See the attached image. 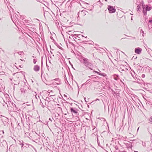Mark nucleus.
Masks as SVG:
<instances>
[{"label":"nucleus","instance_id":"20e7f679","mask_svg":"<svg viewBox=\"0 0 152 152\" xmlns=\"http://www.w3.org/2000/svg\"><path fill=\"white\" fill-rule=\"evenodd\" d=\"M142 50V49L140 48H135L134 52L135 53L137 54H140L141 53Z\"/></svg>","mask_w":152,"mask_h":152},{"label":"nucleus","instance_id":"09e8293b","mask_svg":"<svg viewBox=\"0 0 152 152\" xmlns=\"http://www.w3.org/2000/svg\"><path fill=\"white\" fill-rule=\"evenodd\" d=\"M94 76V75H91V76H89V77H92V76Z\"/></svg>","mask_w":152,"mask_h":152},{"label":"nucleus","instance_id":"423d86ee","mask_svg":"<svg viewBox=\"0 0 152 152\" xmlns=\"http://www.w3.org/2000/svg\"><path fill=\"white\" fill-rule=\"evenodd\" d=\"M125 144L128 148H132V143L129 141H128L127 142L125 143Z\"/></svg>","mask_w":152,"mask_h":152},{"label":"nucleus","instance_id":"c756f323","mask_svg":"<svg viewBox=\"0 0 152 152\" xmlns=\"http://www.w3.org/2000/svg\"><path fill=\"white\" fill-rule=\"evenodd\" d=\"M3 137V135H0V139H2Z\"/></svg>","mask_w":152,"mask_h":152},{"label":"nucleus","instance_id":"f704fd0d","mask_svg":"<svg viewBox=\"0 0 152 152\" xmlns=\"http://www.w3.org/2000/svg\"><path fill=\"white\" fill-rule=\"evenodd\" d=\"M46 66H47V68L48 70L49 68V66L48 65V64H46Z\"/></svg>","mask_w":152,"mask_h":152},{"label":"nucleus","instance_id":"58836bf2","mask_svg":"<svg viewBox=\"0 0 152 152\" xmlns=\"http://www.w3.org/2000/svg\"><path fill=\"white\" fill-rule=\"evenodd\" d=\"M137 58V56H136L135 57L134 56H133V58H134V59H136V58Z\"/></svg>","mask_w":152,"mask_h":152},{"label":"nucleus","instance_id":"774afa93","mask_svg":"<svg viewBox=\"0 0 152 152\" xmlns=\"http://www.w3.org/2000/svg\"><path fill=\"white\" fill-rule=\"evenodd\" d=\"M78 36V35H77V37H79V38L80 37H79Z\"/></svg>","mask_w":152,"mask_h":152},{"label":"nucleus","instance_id":"7c9ffc66","mask_svg":"<svg viewBox=\"0 0 152 152\" xmlns=\"http://www.w3.org/2000/svg\"><path fill=\"white\" fill-rule=\"evenodd\" d=\"M65 83H66V84H67V83H68V81H67V79H66V80H65Z\"/></svg>","mask_w":152,"mask_h":152},{"label":"nucleus","instance_id":"052dcab7","mask_svg":"<svg viewBox=\"0 0 152 152\" xmlns=\"http://www.w3.org/2000/svg\"><path fill=\"white\" fill-rule=\"evenodd\" d=\"M50 53H51V54H52V53H53L52 52L51 50V51H50Z\"/></svg>","mask_w":152,"mask_h":152},{"label":"nucleus","instance_id":"49530a36","mask_svg":"<svg viewBox=\"0 0 152 152\" xmlns=\"http://www.w3.org/2000/svg\"><path fill=\"white\" fill-rule=\"evenodd\" d=\"M45 124L47 125V124H48V122H46V123Z\"/></svg>","mask_w":152,"mask_h":152},{"label":"nucleus","instance_id":"f03ea898","mask_svg":"<svg viewBox=\"0 0 152 152\" xmlns=\"http://www.w3.org/2000/svg\"><path fill=\"white\" fill-rule=\"evenodd\" d=\"M70 109L71 112L72 113L76 115H78L79 113L77 112L78 110L76 108H73V107H70Z\"/></svg>","mask_w":152,"mask_h":152},{"label":"nucleus","instance_id":"8fccbe9b","mask_svg":"<svg viewBox=\"0 0 152 152\" xmlns=\"http://www.w3.org/2000/svg\"><path fill=\"white\" fill-rule=\"evenodd\" d=\"M64 78H65V80L66 79V76H65Z\"/></svg>","mask_w":152,"mask_h":152},{"label":"nucleus","instance_id":"79ce46f5","mask_svg":"<svg viewBox=\"0 0 152 152\" xmlns=\"http://www.w3.org/2000/svg\"><path fill=\"white\" fill-rule=\"evenodd\" d=\"M101 74H102V73H100L99 72V73H98V74L100 75H101Z\"/></svg>","mask_w":152,"mask_h":152},{"label":"nucleus","instance_id":"a18cd8bd","mask_svg":"<svg viewBox=\"0 0 152 152\" xmlns=\"http://www.w3.org/2000/svg\"><path fill=\"white\" fill-rule=\"evenodd\" d=\"M84 99H85V101L86 102H87V101H86V98H85V97L84 98Z\"/></svg>","mask_w":152,"mask_h":152},{"label":"nucleus","instance_id":"9d476101","mask_svg":"<svg viewBox=\"0 0 152 152\" xmlns=\"http://www.w3.org/2000/svg\"><path fill=\"white\" fill-rule=\"evenodd\" d=\"M85 65L86 66V67L89 68L91 70H92V69H91V67L92 66V64L89 61L88 62V63L86 64Z\"/></svg>","mask_w":152,"mask_h":152},{"label":"nucleus","instance_id":"a878e982","mask_svg":"<svg viewBox=\"0 0 152 152\" xmlns=\"http://www.w3.org/2000/svg\"><path fill=\"white\" fill-rule=\"evenodd\" d=\"M37 62V60H36L35 59H34L33 60V63L34 64H35Z\"/></svg>","mask_w":152,"mask_h":152},{"label":"nucleus","instance_id":"412c9836","mask_svg":"<svg viewBox=\"0 0 152 152\" xmlns=\"http://www.w3.org/2000/svg\"><path fill=\"white\" fill-rule=\"evenodd\" d=\"M18 53L20 55H22L23 54V51L18 52Z\"/></svg>","mask_w":152,"mask_h":152},{"label":"nucleus","instance_id":"c03bdc74","mask_svg":"<svg viewBox=\"0 0 152 152\" xmlns=\"http://www.w3.org/2000/svg\"><path fill=\"white\" fill-rule=\"evenodd\" d=\"M120 69L121 70V71H124V70L122 69Z\"/></svg>","mask_w":152,"mask_h":152},{"label":"nucleus","instance_id":"13d9d810","mask_svg":"<svg viewBox=\"0 0 152 152\" xmlns=\"http://www.w3.org/2000/svg\"><path fill=\"white\" fill-rule=\"evenodd\" d=\"M4 141L5 142H6V141L5 140H3V142H4Z\"/></svg>","mask_w":152,"mask_h":152},{"label":"nucleus","instance_id":"2f4dec72","mask_svg":"<svg viewBox=\"0 0 152 152\" xmlns=\"http://www.w3.org/2000/svg\"><path fill=\"white\" fill-rule=\"evenodd\" d=\"M20 144L21 145V147L22 148L23 146L24 145V144L23 143H20Z\"/></svg>","mask_w":152,"mask_h":152},{"label":"nucleus","instance_id":"f3484780","mask_svg":"<svg viewBox=\"0 0 152 152\" xmlns=\"http://www.w3.org/2000/svg\"><path fill=\"white\" fill-rule=\"evenodd\" d=\"M98 77H94L92 78V79L94 80V81L95 82H97L98 81L97 78H98Z\"/></svg>","mask_w":152,"mask_h":152},{"label":"nucleus","instance_id":"b1692460","mask_svg":"<svg viewBox=\"0 0 152 152\" xmlns=\"http://www.w3.org/2000/svg\"><path fill=\"white\" fill-rule=\"evenodd\" d=\"M111 91H112V93L114 95H115L114 94H115V93H116V92H115V91L113 89H111Z\"/></svg>","mask_w":152,"mask_h":152},{"label":"nucleus","instance_id":"4be33fe9","mask_svg":"<svg viewBox=\"0 0 152 152\" xmlns=\"http://www.w3.org/2000/svg\"><path fill=\"white\" fill-rule=\"evenodd\" d=\"M140 5H138L137 7V11H140Z\"/></svg>","mask_w":152,"mask_h":152},{"label":"nucleus","instance_id":"37998d69","mask_svg":"<svg viewBox=\"0 0 152 152\" xmlns=\"http://www.w3.org/2000/svg\"><path fill=\"white\" fill-rule=\"evenodd\" d=\"M119 152H126L125 151H120Z\"/></svg>","mask_w":152,"mask_h":152},{"label":"nucleus","instance_id":"473e14b6","mask_svg":"<svg viewBox=\"0 0 152 152\" xmlns=\"http://www.w3.org/2000/svg\"><path fill=\"white\" fill-rule=\"evenodd\" d=\"M55 117H57V118H58V117L59 115H56V114H55Z\"/></svg>","mask_w":152,"mask_h":152},{"label":"nucleus","instance_id":"f8f14e48","mask_svg":"<svg viewBox=\"0 0 152 152\" xmlns=\"http://www.w3.org/2000/svg\"><path fill=\"white\" fill-rule=\"evenodd\" d=\"M152 9V7H148V5H147L146 6V7L145 8V10L147 11H149L150 10Z\"/></svg>","mask_w":152,"mask_h":152},{"label":"nucleus","instance_id":"864d4df0","mask_svg":"<svg viewBox=\"0 0 152 152\" xmlns=\"http://www.w3.org/2000/svg\"><path fill=\"white\" fill-rule=\"evenodd\" d=\"M132 76L134 78L135 77H134V76L133 75H132Z\"/></svg>","mask_w":152,"mask_h":152},{"label":"nucleus","instance_id":"5fc2aeb1","mask_svg":"<svg viewBox=\"0 0 152 152\" xmlns=\"http://www.w3.org/2000/svg\"><path fill=\"white\" fill-rule=\"evenodd\" d=\"M24 21H25V23H27V22H28L27 21V20H24Z\"/></svg>","mask_w":152,"mask_h":152},{"label":"nucleus","instance_id":"4c0bfd02","mask_svg":"<svg viewBox=\"0 0 152 152\" xmlns=\"http://www.w3.org/2000/svg\"><path fill=\"white\" fill-rule=\"evenodd\" d=\"M115 148L116 150H118V147L117 146H115Z\"/></svg>","mask_w":152,"mask_h":152},{"label":"nucleus","instance_id":"393cba45","mask_svg":"<svg viewBox=\"0 0 152 152\" xmlns=\"http://www.w3.org/2000/svg\"><path fill=\"white\" fill-rule=\"evenodd\" d=\"M69 64H70L72 66V67L73 68V69H74V68H73V65H72V64L71 63V62H70V61H69Z\"/></svg>","mask_w":152,"mask_h":152},{"label":"nucleus","instance_id":"1a4fd4ad","mask_svg":"<svg viewBox=\"0 0 152 152\" xmlns=\"http://www.w3.org/2000/svg\"><path fill=\"white\" fill-rule=\"evenodd\" d=\"M34 70L35 72H38L40 69V66L38 65H35L34 68Z\"/></svg>","mask_w":152,"mask_h":152},{"label":"nucleus","instance_id":"e433bc0d","mask_svg":"<svg viewBox=\"0 0 152 152\" xmlns=\"http://www.w3.org/2000/svg\"><path fill=\"white\" fill-rule=\"evenodd\" d=\"M131 38L130 39H135V37H131Z\"/></svg>","mask_w":152,"mask_h":152},{"label":"nucleus","instance_id":"ea45409f","mask_svg":"<svg viewBox=\"0 0 152 152\" xmlns=\"http://www.w3.org/2000/svg\"><path fill=\"white\" fill-rule=\"evenodd\" d=\"M82 126L83 127H84V126H85V125L84 124H82Z\"/></svg>","mask_w":152,"mask_h":152},{"label":"nucleus","instance_id":"4468645a","mask_svg":"<svg viewBox=\"0 0 152 152\" xmlns=\"http://www.w3.org/2000/svg\"><path fill=\"white\" fill-rule=\"evenodd\" d=\"M96 135V137H97V142H98V144H99V142H98V140H98V136L97 135V132L96 130V132H95L94 133V135Z\"/></svg>","mask_w":152,"mask_h":152},{"label":"nucleus","instance_id":"6ab92c4d","mask_svg":"<svg viewBox=\"0 0 152 152\" xmlns=\"http://www.w3.org/2000/svg\"><path fill=\"white\" fill-rule=\"evenodd\" d=\"M149 121L151 122H152V115L150 116L149 118Z\"/></svg>","mask_w":152,"mask_h":152},{"label":"nucleus","instance_id":"bb28decb","mask_svg":"<svg viewBox=\"0 0 152 152\" xmlns=\"http://www.w3.org/2000/svg\"><path fill=\"white\" fill-rule=\"evenodd\" d=\"M2 133L3 134H4V131L3 130H2L1 131H0V134L1 135V133Z\"/></svg>","mask_w":152,"mask_h":152},{"label":"nucleus","instance_id":"72a5a7b5","mask_svg":"<svg viewBox=\"0 0 152 152\" xmlns=\"http://www.w3.org/2000/svg\"><path fill=\"white\" fill-rule=\"evenodd\" d=\"M148 22H149V23H152V20H149Z\"/></svg>","mask_w":152,"mask_h":152},{"label":"nucleus","instance_id":"0eeeda50","mask_svg":"<svg viewBox=\"0 0 152 152\" xmlns=\"http://www.w3.org/2000/svg\"><path fill=\"white\" fill-rule=\"evenodd\" d=\"M62 112V108L60 107H58L56 109V115H60V114Z\"/></svg>","mask_w":152,"mask_h":152},{"label":"nucleus","instance_id":"cd10ccee","mask_svg":"<svg viewBox=\"0 0 152 152\" xmlns=\"http://www.w3.org/2000/svg\"><path fill=\"white\" fill-rule=\"evenodd\" d=\"M115 94L117 97H118V96H119V93H115Z\"/></svg>","mask_w":152,"mask_h":152},{"label":"nucleus","instance_id":"e2e57ef3","mask_svg":"<svg viewBox=\"0 0 152 152\" xmlns=\"http://www.w3.org/2000/svg\"><path fill=\"white\" fill-rule=\"evenodd\" d=\"M134 152H138V151H134Z\"/></svg>","mask_w":152,"mask_h":152},{"label":"nucleus","instance_id":"69168bd1","mask_svg":"<svg viewBox=\"0 0 152 152\" xmlns=\"http://www.w3.org/2000/svg\"><path fill=\"white\" fill-rule=\"evenodd\" d=\"M95 128V127L94 128V129H93V130H94Z\"/></svg>","mask_w":152,"mask_h":152},{"label":"nucleus","instance_id":"680f3d73","mask_svg":"<svg viewBox=\"0 0 152 152\" xmlns=\"http://www.w3.org/2000/svg\"><path fill=\"white\" fill-rule=\"evenodd\" d=\"M41 63L42 64H43V61H42Z\"/></svg>","mask_w":152,"mask_h":152},{"label":"nucleus","instance_id":"c85d7f7f","mask_svg":"<svg viewBox=\"0 0 152 152\" xmlns=\"http://www.w3.org/2000/svg\"><path fill=\"white\" fill-rule=\"evenodd\" d=\"M141 77H142V78H144V77H145V74H142V76H141Z\"/></svg>","mask_w":152,"mask_h":152},{"label":"nucleus","instance_id":"338daca9","mask_svg":"<svg viewBox=\"0 0 152 152\" xmlns=\"http://www.w3.org/2000/svg\"><path fill=\"white\" fill-rule=\"evenodd\" d=\"M131 20H133L132 18V17H131Z\"/></svg>","mask_w":152,"mask_h":152},{"label":"nucleus","instance_id":"0e129e2a","mask_svg":"<svg viewBox=\"0 0 152 152\" xmlns=\"http://www.w3.org/2000/svg\"><path fill=\"white\" fill-rule=\"evenodd\" d=\"M5 123L6 124H8V123L7 122H6Z\"/></svg>","mask_w":152,"mask_h":152},{"label":"nucleus","instance_id":"9b49d317","mask_svg":"<svg viewBox=\"0 0 152 152\" xmlns=\"http://www.w3.org/2000/svg\"><path fill=\"white\" fill-rule=\"evenodd\" d=\"M83 64L85 65L86 64H88V62H89L88 59L87 58H83Z\"/></svg>","mask_w":152,"mask_h":152},{"label":"nucleus","instance_id":"3c124183","mask_svg":"<svg viewBox=\"0 0 152 152\" xmlns=\"http://www.w3.org/2000/svg\"><path fill=\"white\" fill-rule=\"evenodd\" d=\"M49 120H50L51 121H52V120H51V119L50 118H49Z\"/></svg>","mask_w":152,"mask_h":152},{"label":"nucleus","instance_id":"6e6552de","mask_svg":"<svg viewBox=\"0 0 152 152\" xmlns=\"http://www.w3.org/2000/svg\"><path fill=\"white\" fill-rule=\"evenodd\" d=\"M32 118L31 116L30 118L29 117H28L27 118V116H26V124L28 125H30V123L31 119Z\"/></svg>","mask_w":152,"mask_h":152},{"label":"nucleus","instance_id":"f257e3e1","mask_svg":"<svg viewBox=\"0 0 152 152\" xmlns=\"http://www.w3.org/2000/svg\"><path fill=\"white\" fill-rule=\"evenodd\" d=\"M40 135L37 134L36 132H35L33 136V138L35 140V141L34 140H33V141L36 142H39V140L40 139Z\"/></svg>","mask_w":152,"mask_h":152},{"label":"nucleus","instance_id":"dca6fc26","mask_svg":"<svg viewBox=\"0 0 152 152\" xmlns=\"http://www.w3.org/2000/svg\"><path fill=\"white\" fill-rule=\"evenodd\" d=\"M145 100L147 101L146 103H147L149 104L152 105V102H151V101H150L149 100H146V99H145Z\"/></svg>","mask_w":152,"mask_h":152},{"label":"nucleus","instance_id":"4d7b16f0","mask_svg":"<svg viewBox=\"0 0 152 152\" xmlns=\"http://www.w3.org/2000/svg\"><path fill=\"white\" fill-rule=\"evenodd\" d=\"M64 96H65V97H66V96H66V95H65V94H64Z\"/></svg>","mask_w":152,"mask_h":152},{"label":"nucleus","instance_id":"c9c22d12","mask_svg":"<svg viewBox=\"0 0 152 152\" xmlns=\"http://www.w3.org/2000/svg\"><path fill=\"white\" fill-rule=\"evenodd\" d=\"M94 72H95V73H97V74L99 73V72H98L96 71H94Z\"/></svg>","mask_w":152,"mask_h":152},{"label":"nucleus","instance_id":"de8ad7c7","mask_svg":"<svg viewBox=\"0 0 152 152\" xmlns=\"http://www.w3.org/2000/svg\"><path fill=\"white\" fill-rule=\"evenodd\" d=\"M141 31H142V33L143 34H144V31H142V30H141Z\"/></svg>","mask_w":152,"mask_h":152},{"label":"nucleus","instance_id":"a19ab883","mask_svg":"<svg viewBox=\"0 0 152 152\" xmlns=\"http://www.w3.org/2000/svg\"><path fill=\"white\" fill-rule=\"evenodd\" d=\"M150 25V24L149 25V24H148V28H149V29H151V28H150V27H149V25Z\"/></svg>","mask_w":152,"mask_h":152},{"label":"nucleus","instance_id":"39448f33","mask_svg":"<svg viewBox=\"0 0 152 152\" xmlns=\"http://www.w3.org/2000/svg\"><path fill=\"white\" fill-rule=\"evenodd\" d=\"M142 6V8L143 9V14L145 15L147 14V11L146 10H145V5L144 4L143 1H142L141 2Z\"/></svg>","mask_w":152,"mask_h":152},{"label":"nucleus","instance_id":"2eb2a0df","mask_svg":"<svg viewBox=\"0 0 152 152\" xmlns=\"http://www.w3.org/2000/svg\"><path fill=\"white\" fill-rule=\"evenodd\" d=\"M84 152H91V151L88 149L85 148L84 149Z\"/></svg>","mask_w":152,"mask_h":152},{"label":"nucleus","instance_id":"a211bd4d","mask_svg":"<svg viewBox=\"0 0 152 152\" xmlns=\"http://www.w3.org/2000/svg\"><path fill=\"white\" fill-rule=\"evenodd\" d=\"M90 80V79H89V80H87V81L84 83L83 84L82 86H81V87L82 86H83V85H86L87 83H89L90 82V81H89V80Z\"/></svg>","mask_w":152,"mask_h":152},{"label":"nucleus","instance_id":"bf43d9fd","mask_svg":"<svg viewBox=\"0 0 152 152\" xmlns=\"http://www.w3.org/2000/svg\"><path fill=\"white\" fill-rule=\"evenodd\" d=\"M99 100V99H96V100Z\"/></svg>","mask_w":152,"mask_h":152},{"label":"nucleus","instance_id":"603ef678","mask_svg":"<svg viewBox=\"0 0 152 152\" xmlns=\"http://www.w3.org/2000/svg\"><path fill=\"white\" fill-rule=\"evenodd\" d=\"M48 60H49V63H51L50 62V60H49L48 59Z\"/></svg>","mask_w":152,"mask_h":152},{"label":"nucleus","instance_id":"7ed1b4c3","mask_svg":"<svg viewBox=\"0 0 152 152\" xmlns=\"http://www.w3.org/2000/svg\"><path fill=\"white\" fill-rule=\"evenodd\" d=\"M107 9L109 12L111 13H114L116 11L115 9L113 6L110 5H108V6Z\"/></svg>","mask_w":152,"mask_h":152},{"label":"nucleus","instance_id":"6e6d98bb","mask_svg":"<svg viewBox=\"0 0 152 152\" xmlns=\"http://www.w3.org/2000/svg\"><path fill=\"white\" fill-rule=\"evenodd\" d=\"M77 87H78V89H79V86H78V85L77 84Z\"/></svg>","mask_w":152,"mask_h":152},{"label":"nucleus","instance_id":"aec40b11","mask_svg":"<svg viewBox=\"0 0 152 152\" xmlns=\"http://www.w3.org/2000/svg\"><path fill=\"white\" fill-rule=\"evenodd\" d=\"M21 91V92H24V93H25V91H25L23 88H21L20 89Z\"/></svg>","mask_w":152,"mask_h":152},{"label":"nucleus","instance_id":"5701e85b","mask_svg":"<svg viewBox=\"0 0 152 152\" xmlns=\"http://www.w3.org/2000/svg\"><path fill=\"white\" fill-rule=\"evenodd\" d=\"M101 76H102L104 77H105L106 76V74L104 73H102V74H101Z\"/></svg>","mask_w":152,"mask_h":152},{"label":"nucleus","instance_id":"ddd939ff","mask_svg":"<svg viewBox=\"0 0 152 152\" xmlns=\"http://www.w3.org/2000/svg\"><path fill=\"white\" fill-rule=\"evenodd\" d=\"M114 80H117L118 79V75H114Z\"/></svg>","mask_w":152,"mask_h":152}]
</instances>
